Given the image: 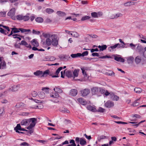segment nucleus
<instances>
[{
  "label": "nucleus",
  "mask_w": 146,
  "mask_h": 146,
  "mask_svg": "<svg viewBox=\"0 0 146 146\" xmlns=\"http://www.w3.org/2000/svg\"><path fill=\"white\" fill-rule=\"evenodd\" d=\"M57 38L58 36L57 35L53 34L51 36L52 39L51 44L55 47L57 46L58 45V39Z\"/></svg>",
  "instance_id": "f257e3e1"
},
{
  "label": "nucleus",
  "mask_w": 146,
  "mask_h": 146,
  "mask_svg": "<svg viewBox=\"0 0 146 146\" xmlns=\"http://www.w3.org/2000/svg\"><path fill=\"white\" fill-rule=\"evenodd\" d=\"M37 119L35 118H30V122L31 123L30 125L27 127V129H30L34 127L35 125Z\"/></svg>",
  "instance_id": "f03ea898"
},
{
  "label": "nucleus",
  "mask_w": 146,
  "mask_h": 146,
  "mask_svg": "<svg viewBox=\"0 0 146 146\" xmlns=\"http://www.w3.org/2000/svg\"><path fill=\"white\" fill-rule=\"evenodd\" d=\"M15 13V8H12L8 12L7 15L9 17H11V18L14 20H16L15 17L14 15Z\"/></svg>",
  "instance_id": "7ed1b4c3"
},
{
  "label": "nucleus",
  "mask_w": 146,
  "mask_h": 146,
  "mask_svg": "<svg viewBox=\"0 0 146 146\" xmlns=\"http://www.w3.org/2000/svg\"><path fill=\"white\" fill-rule=\"evenodd\" d=\"M80 92L82 96L85 97L89 94L90 92V90L89 89L85 88L81 90Z\"/></svg>",
  "instance_id": "20e7f679"
},
{
  "label": "nucleus",
  "mask_w": 146,
  "mask_h": 146,
  "mask_svg": "<svg viewBox=\"0 0 146 146\" xmlns=\"http://www.w3.org/2000/svg\"><path fill=\"white\" fill-rule=\"evenodd\" d=\"M51 36L50 34L46 35V36L48 37L45 40L46 44L48 46H50L52 43V39L51 38Z\"/></svg>",
  "instance_id": "39448f33"
},
{
  "label": "nucleus",
  "mask_w": 146,
  "mask_h": 146,
  "mask_svg": "<svg viewBox=\"0 0 146 146\" xmlns=\"http://www.w3.org/2000/svg\"><path fill=\"white\" fill-rule=\"evenodd\" d=\"M114 105V103L110 100L108 101L105 104V106L108 108H110L113 107Z\"/></svg>",
  "instance_id": "423d86ee"
},
{
  "label": "nucleus",
  "mask_w": 146,
  "mask_h": 146,
  "mask_svg": "<svg viewBox=\"0 0 146 146\" xmlns=\"http://www.w3.org/2000/svg\"><path fill=\"white\" fill-rule=\"evenodd\" d=\"M30 123V118L29 119H24L21 122V125H28Z\"/></svg>",
  "instance_id": "0eeeda50"
},
{
  "label": "nucleus",
  "mask_w": 146,
  "mask_h": 146,
  "mask_svg": "<svg viewBox=\"0 0 146 146\" xmlns=\"http://www.w3.org/2000/svg\"><path fill=\"white\" fill-rule=\"evenodd\" d=\"M19 85H14L11 88H10L9 89V90L12 92H15L17 91L19 89Z\"/></svg>",
  "instance_id": "6e6552de"
},
{
  "label": "nucleus",
  "mask_w": 146,
  "mask_h": 146,
  "mask_svg": "<svg viewBox=\"0 0 146 146\" xmlns=\"http://www.w3.org/2000/svg\"><path fill=\"white\" fill-rule=\"evenodd\" d=\"M78 91L76 89H72L71 90L69 95L73 96H75L77 95Z\"/></svg>",
  "instance_id": "1a4fd4ad"
},
{
  "label": "nucleus",
  "mask_w": 146,
  "mask_h": 146,
  "mask_svg": "<svg viewBox=\"0 0 146 146\" xmlns=\"http://www.w3.org/2000/svg\"><path fill=\"white\" fill-rule=\"evenodd\" d=\"M20 45L25 46L27 48H31L32 47L25 40H22L21 41V42L19 43Z\"/></svg>",
  "instance_id": "9d476101"
},
{
  "label": "nucleus",
  "mask_w": 146,
  "mask_h": 146,
  "mask_svg": "<svg viewBox=\"0 0 146 146\" xmlns=\"http://www.w3.org/2000/svg\"><path fill=\"white\" fill-rule=\"evenodd\" d=\"M91 92L93 95L97 94L98 92V88L97 87H94L91 88Z\"/></svg>",
  "instance_id": "9b49d317"
},
{
  "label": "nucleus",
  "mask_w": 146,
  "mask_h": 146,
  "mask_svg": "<svg viewBox=\"0 0 146 146\" xmlns=\"http://www.w3.org/2000/svg\"><path fill=\"white\" fill-rule=\"evenodd\" d=\"M25 106V104L22 102L17 103L15 105V107L18 108H23Z\"/></svg>",
  "instance_id": "f8f14e48"
},
{
  "label": "nucleus",
  "mask_w": 146,
  "mask_h": 146,
  "mask_svg": "<svg viewBox=\"0 0 146 146\" xmlns=\"http://www.w3.org/2000/svg\"><path fill=\"white\" fill-rule=\"evenodd\" d=\"M114 59L115 60L118 62H125L124 59L121 57L115 56Z\"/></svg>",
  "instance_id": "ddd939ff"
},
{
  "label": "nucleus",
  "mask_w": 146,
  "mask_h": 146,
  "mask_svg": "<svg viewBox=\"0 0 146 146\" xmlns=\"http://www.w3.org/2000/svg\"><path fill=\"white\" fill-rule=\"evenodd\" d=\"M62 68H63L62 67H60L56 71V74L55 75L52 76V77L53 78L58 77V74L59 73L60 71L62 70Z\"/></svg>",
  "instance_id": "4468645a"
},
{
  "label": "nucleus",
  "mask_w": 146,
  "mask_h": 146,
  "mask_svg": "<svg viewBox=\"0 0 146 146\" xmlns=\"http://www.w3.org/2000/svg\"><path fill=\"white\" fill-rule=\"evenodd\" d=\"M82 105H85L87 104L86 102L82 98H79L77 100Z\"/></svg>",
  "instance_id": "2eb2a0df"
},
{
  "label": "nucleus",
  "mask_w": 146,
  "mask_h": 146,
  "mask_svg": "<svg viewBox=\"0 0 146 146\" xmlns=\"http://www.w3.org/2000/svg\"><path fill=\"white\" fill-rule=\"evenodd\" d=\"M33 74L34 75L39 77H42L43 75L42 71H40L39 70H37L36 72H34Z\"/></svg>",
  "instance_id": "dca6fc26"
},
{
  "label": "nucleus",
  "mask_w": 146,
  "mask_h": 146,
  "mask_svg": "<svg viewBox=\"0 0 146 146\" xmlns=\"http://www.w3.org/2000/svg\"><path fill=\"white\" fill-rule=\"evenodd\" d=\"M21 128V126L20 124H18L17 125V126L14 128V130L16 132L18 133H23V132L19 131L18 130H20Z\"/></svg>",
  "instance_id": "f3484780"
},
{
  "label": "nucleus",
  "mask_w": 146,
  "mask_h": 146,
  "mask_svg": "<svg viewBox=\"0 0 146 146\" xmlns=\"http://www.w3.org/2000/svg\"><path fill=\"white\" fill-rule=\"evenodd\" d=\"M135 60L137 64H139L141 60V57L140 56H137L135 58Z\"/></svg>",
  "instance_id": "a211bd4d"
},
{
  "label": "nucleus",
  "mask_w": 146,
  "mask_h": 146,
  "mask_svg": "<svg viewBox=\"0 0 146 146\" xmlns=\"http://www.w3.org/2000/svg\"><path fill=\"white\" fill-rule=\"evenodd\" d=\"M32 108L35 109L38 108L39 109H42L43 108V106L42 103H40L32 107Z\"/></svg>",
  "instance_id": "6ab92c4d"
},
{
  "label": "nucleus",
  "mask_w": 146,
  "mask_h": 146,
  "mask_svg": "<svg viewBox=\"0 0 146 146\" xmlns=\"http://www.w3.org/2000/svg\"><path fill=\"white\" fill-rule=\"evenodd\" d=\"M135 2L131 1L127 2L124 4V5L125 6H129L131 5H134Z\"/></svg>",
  "instance_id": "aec40b11"
},
{
  "label": "nucleus",
  "mask_w": 146,
  "mask_h": 146,
  "mask_svg": "<svg viewBox=\"0 0 146 146\" xmlns=\"http://www.w3.org/2000/svg\"><path fill=\"white\" fill-rule=\"evenodd\" d=\"M58 57L60 60L70 58V57L69 56H67L66 55H61L58 56Z\"/></svg>",
  "instance_id": "412c9836"
},
{
  "label": "nucleus",
  "mask_w": 146,
  "mask_h": 146,
  "mask_svg": "<svg viewBox=\"0 0 146 146\" xmlns=\"http://www.w3.org/2000/svg\"><path fill=\"white\" fill-rule=\"evenodd\" d=\"M38 96L41 99H44L45 96V93L42 91L40 92V93L39 92Z\"/></svg>",
  "instance_id": "4be33fe9"
},
{
  "label": "nucleus",
  "mask_w": 146,
  "mask_h": 146,
  "mask_svg": "<svg viewBox=\"0 0 146 146\" xmlns=\"http://www.w3.org/2000/svg\"><path fill=\"white\" fill-rule=\"evenodd\" d=\"M33 45L37 47L39 45V44L36 39H34L31 41Z\"/></svg>",
  "instance_id": "5701e85b"
},
{
  "label": "nucleus",
  "mask_w": 146,
  "mask_h": 146,
  "mask_svg": "<svg viewBox=\"0 0 146 146\" xmlns=\"http://www.w3.org/2000/svg\"><path fill=\"white\" fill-rule=\"evenodd\" d=\"M100 13H97L96 12H94L91 13V15L92 17L94 18H98L99 16Z\"/></svg>",
  "instance_id": "b1692460"
},
{
  "label": "nucleus",
  "mask_w": 146,
  "mask_h": 146,
  "mask_svg": "<svg viewBox=\"0 0 146 146\" xmlns=\"http://www.w3.org/2000/svg\"><path fill=\"white\" fill-rule=\"evenodd\" d=\"M80 143L81 145H84L86 143V142L84 139L83 138H81L80 140Z\"/></svg>",
  "instance_id": "393cba45"
},
{
  "label": "nucleus",
  "mask_w": 146,
  "mask_h": 146,
  "mask_svg": "<svg viewBox=\"0 0 146 146\" xmlns=\"http://www.w3.org/2000/svg\"><path fill=\"white\" fill-rule=\"evenodd\" d=\"M134 60V58L133 56H130L127 58V61L128 63H132Z\"/></svg>",
  "instance_id": "a878e982"
},
{
  "label": "nucleus",
  "mask_w": 146,
  "mask_h": 146,
  "mask_svg": "<svg viewBox=\"0 0 146 146\" xmlns=\"http://www.w3.org/2000/svg\"><path fill=\"white\" fill-rule=\"evenodd\" d=\"M79 70L78 69H75L74 70L73 74L74 76L77 77L78 76Z\"/></svg>",
  "instance_id": "bb28decb"
},
{
  "label": "nucleus",
  "mask_w": 146,
  "mask_h": 146,
  "mask_svg": "<svg viewBox=\"0 0 146 146\" xmlns=\"http://www.w3.org/2000/svg\"><path fill=\"white\" fill-rule=\"evenodd\" d=\"M65 74L66 76L68 77H71L72 76V72L69 70L66 71L65 73Z\"/></svg>",
  "instance_id": "cd10ccee"
},
{
  "label": "nucleus",
  "mask_w": 146,
  "mask_h": 146,
  "mask_svg": "<svg viewBox=\"0 0 146 146\" xmlns=\"http://www.w3.org/2000/svg\"><path fill=\"white\" fill-rule=\"evenodd\" d=\"M117 48L115 44L114 45L111 46L108 48V49L110 52L113 51L114 49Z\"/></svg>",
  "instance_id": "c85d7f7f"
},
{
  "label": "nucleus",
  "mask_w": 146,
  "mask_h": 146,
  "mask_svg": "<svg viewBox=\"0 0 146 146\" xmlns=\"http://www.w3.org/2000/svg\"><path fill=\"white\" fill-rule=\"evenodd\" d=\"M70 34L73 36L75 37H78L79 36L78 34L75 31H72V33Z\"/></svg>",
  "instance_id": "c756f323"
},
{
  "label": "nucleus",
  "mask_w": 146,
  "mask_h": 146,
  "mask_svg": "<svg viewBox=\"0 0 146 146\" xmlns=\"http://www.w3.org/2000/svg\"><path fill=\"white\" fill-rule=\"evenodd\" d=\"M56 13L60 17L64 16L66 15V14L65 13L60 11H57Z\"/></svg>",
  "instance_id": "7c9ffc66"
},
{
  "label": "nucleus",
  "mask_w": 146,
  "mask_h": 146,
  "mask_svg": "<svg viewBox=\"0 0 146 146\" xmlns=\"http://www.w3.org/2000/svg\"><path fill=\"white\" fill-rule=\"evenodd\" d=\"M53 90L54 91H55L56 92L59 93H62L63 92L62 90L61 89L58 87H55L54 88Z\"/></svg>",
  "instance_id": "2f4dec72"
},
{
  "label": "nucleus",
  "mask_w": 146,
  "mask_h": 146,
  "mask_svg": "<svg viewBox=\"0 0 146 146\" xmlns=\"http://www.w3.org/2000/svg\"><path fill=\"white\" fill-rule=\"evenodd\" d=\"M35 20L38 23H42L43 21V19L41 17H37Z\"/></svg>",
  "instance_id": "473e14b6"
},
{
  "label": "nucleus",
  "mask_w": 146,
  "mask_h": 146,
  "mask_svg": "<svg viewBox=\"0 0 146 146\" xmlns=\"http://www.w3.org/2000/svg\"><path fill=\"white\" fill-rule=\"evenodd\" d=\"M87 109L93 112H95L96 111V109L95 108L91 106H89L87 107Z\"/></svg>",
  "instance_id": "72a5a7b5"
},
{
  "label": "nucleus",
  "mask_w": 146,
  "mask_h": 146,
  "mask_svg": "<svg viewBox=\"0 0 146 146\" xmlns=\"http://www.w3.org/2000/svg\"><path fill=\"white\" fill-rule=\"evenodd\" d=\"M19 29L22 33H24L26 32H30L31 31V30L29 29H26L22 28H19Z\"/></svg>",
  "instance_id": "f704fd0d"
},
{
  "label": "nucleus",
  "mask_w": 146,
  "mask_h": 146,
  "mask_svg": "<svg viewBox=\"0 0 146 146\" xmlns=\"http://www.w3.org/2000/svg\"><path fill=\"white\" fill-rule=\"evenodd\" d=\"M60 111L63 113H69L70 112L69 110H67L65 108H61L60 109Z\"/></svg>",
  "instance_id": "c9c22d12"
},
{
  "label": "nucleus",
  "mask_w": 146,
  "mask_h": 146,
  "mask_svg": "<svg viewBox=\"0 0 146 146\" xmlns=\"http://www.w3.org/2000/svg\"><path fill=\"white\" fill-rule=\"evenodd\" d=\"M80 53H77V54H72L70 56L73 58H75L78 57H80Z\"/></svg>",
  "instance_id": "e433bc0d"
},
{
  "label": "nucleus",
  "mask_w": 146,
  "mask_h": 146,
  "mask_svg": "<svg viewBox=\"0 0 146 146\" xmlns=\"http://www.w3.org/2000/svg\"><path fill=\"white\" fill-rule=\"evenodd\" d=\"M108 75L109 76H112L113 77L115 76V73L111 70H110L108 73Z\"/></svg>",
  "instance_id": "4c0bfd02"
},
{
  "label": "nucleus",
  "mask_w": 146,
  "mask_h": 146,
  "mask_svg": "<svg viewBox=\"0 0 146 146\" xmlns=\"http://www.w3.org/2000/svg\"><path fill=\"white\" fill-rule=\"evenodd\" d=\"M46 12L48 14H51L54 12L53 9L50 8H47L45 10Z\"/></svg>",
  "instance_id": "58836bf2"
},
{
  "label": "nucleus",
  "mask_w": 146,
  "mask_h": 146,
  "mask_svg": "<svg viewBox=\"0 0 146 146\" xmlns=\"http://www.w3.org/2000/svg\"><path fill=\"white\" fill-rule=\"evenodd\" d=\"M0 64L1 66L2 69H4L6 68V64L5 61L2 62Z\"/></svg>",
  "instance_id": "ea45409f"
},
{
  "label": "nucleus",
  "mask_w": 146,
  "mask_h": 146,
  "mask_svg": "<svg viewBox=\"0 0 146 146\" xmlns=\"http://www.w3.org/2000/svg\"><path fill=\"white\" fill-rule=\"evenodd\" d=\"M23 15H17L16 17V19H17L18 20H22Z\"/></svg>",
  "instance_id": "a19ab883"
},
{
  "label": "nucleus",
  "mask_w": 146,
  "mask_h": 146,
  "mask_svg": "<svg viewBox=\"0 0 146 146\" xmlns=\"http://www.w3.org/2000/svg\"><path fill=\"white\" fill-rule=\"evenodd\" d=\"M0 32L1 33L5 35H6L9 33V32H6L3 29L1 28L0 27Z\"/></svg>",
  "instance_id": "79ce46f5"
},
{
  "label": "nucleus",
  "mask_w": 146,
  "mask_h": 146,
  "mask_svg": "<svg viewBox=\"0 0 146 146\" xmlns=\"http://www.w3.org/2000/svg\"><path fill=\"white\" fill-rule=\"evenodd\" d=\"M91 17L88 16H86L84 17H82L81 20L82 21H84L87 20L89 19H90Z\"/></svg>",
  "instance_id": "37998d69"
},
{
  "label": "nucleus",
  "mask_w": 146,
  "mask_h": 146,
  "mask_svg": "<svg viewBox=\"0 0 146 146\" xmlns=\"http://www.w3.org/2000/svg\"><path fill=\"white\" fill-rule=\"evenodd\" d=\"M50 74V72L49 70H47L45 71L44 72H42V77H44L46 76L47 74Z\"/></svg>",
  "instance_id": "c03bdc74"
},
{
  "label": "nucleus",
  "mask_w": 146,
  "mask_h": 146,
  "mask_svg": "<svg viewBox=\"0 0 146 146\" xmlns=\"http://www.w3.org/2000/svg\"><path fill=\"white\" fill-rule=\"evenodd\" d=\"M112 100L114 101H118L119 99V97L118 96L114 95L112 96Z\"/></svg>",
  "instance_id": "a18cd8bd"
},
{
  "label": "nucleus",
  "mask_w": 146,
  "mask_h": 146,
  "mask_svg": "<svg viewBox=\"0 0 146 146\" xmlns=\"http://www.w3.org/2000/svg\"><path fill=\"white\" fill-rule=\"evenodd\" d=\"M138 100H136L134 102H133V103L131 106H138L139 104V103L137 102Z\"/></svg>",
  "instance_id": "49530a36"
},
{
  "label": "nucleus",
  "mask_w": 146,
  "mask_h": 146,
  "mask_svg": "<svg viewBox=\"0 0 146 146\" xmlns=\"http://www.w3.org/2000/svg\"><path fill=\"white\" fill-rule=\"evenodd\" d=\"M49 88L47 87H44L42 88V90L44 91L46 93H48L49 92Z\"/></svg>",
  "instance_id": "de8ad7c7"
},
{
  "label": "nucleus",
  "mask_w": 146,
  "mask_h": 146,
  "mask_svg": "<svg viewBox=\"0 0 146 146\" xmlns=\"http://www.w3.org/2000/svg\"><path fill=\"white\" fill-rule=\"evenodd\" d=\"M134 91L136 93H139L141 92V89L139 88H135L134 89Z\"/></svg>",
  "instance_id": "09e8293b"
},
{
  "label": "nucleus",
  "mask_w": 146,
  "mask_h": 146,
  "mask_svg": "<svg viewBox=\"0 0 146 146\" xmlns=\"http://www.w3.org/2000/svg\"><path fill=\"white\" fill-rule=\"evenodd\" d=\"M30 19V17L29 16L27 15L23 16L22 20L24 21H28Z\"/></svg>",
  "instance_id": "8fccbe9b"
},
{
  "label": "nucleus",
  "mask_w": 146,
  "mask_h": 146,
  "mask_svg": "<svg viewBox=\"0 0 146 146\" xmlns=\"http://www.w3.org/2000/svg\"><path fill=\"white\" fill-rule=\"evenodd\" d=\"M88 54V52L87 51H85L82 53L81 54L80 53V56H87Z\"/></svg>",
  "instance_id": "3c124183"
},
{
  "label": "nucleus",
  "mask_w": 146,
  "mask_h": 146,
  "mask_svg": "<svg viewBox=\"0 0 146 146\" xmlns=\"http://www.w3.org/2000/svg\"><path fill=\"white\" fill-rule=\"evenodd\" d=\"M100 91H101V92H102L103 93L105 92L104 94L106 96H108L110 94V93H109L108 91L107 90H106V91H105V90H104L102 89Z\"/></svg>",
  "instance_id": "603ef678"
},
{
  "label": "nucleus",
  "mask_w": 146,
  "mask_h": 146,
  "mask_svg": "<svg viewBox=\"0 0 146 146\" xmlns=\"http://www.w3.org/2000/svg\"><path fill=\"white\" fill-rule=\"evenodd\" d=\"M81 69L82 71V73L84 75V77H86L87 76V74L86 73V72L85 71V69L84 68H81Z\"/></svg>",
  "instance_id": "864d4df0"
},
{
  "label": "nucleus",
  "mask_w": 146,
  "mask_h": 146,
  "mask_svg": "<svg viewBox=\"0 0 146 146\" xmlns=\"http://www.w3.org/2000/svg\"><path fill=\"white\" fill-rule=\"evenodd\" d=\"M115 45L118 48H124L125 47V45H121L119 43H117L115 44Z\"/></svg>",
  "instance_id": "5fc2aeb1"
},
{
  "label": "nucleus",
  "mask_w": 146,
  "mask_h": 146,
  "mask_svg": "<svg viewBox=\"0 0 146 146\" xmlns=\"http://www.w3.org/2000/svg\"><path fill=\"white\" fill-rule=\"evenodd\" d=\"M105 110L101 107H99L98 110V111L103 113L105 111Z\"/></svg>",
  "instance_id": "6e6d98bb"
},
{
  "label": "nucleus",
  "mask_w": 146,
  "mask_h": 146,
  "mask_svg": "<svg viewBox=\"0 0 146 146\" xmlns=\"http://www.w3.org/2000/svg\"><path fill=\"white\" fill-rule=\"evenodd\" d=\"M106 136H104V135H102L100 136L98 138V140L100 141L101 139H106Z\"/></svg>",
  "instance_id": "4d7b16f0"
},
{
  "label": "nucleus",
  "mask_w": 146,
  "mask_h": 146,
  "mask_svg": "<svg viewBox=\"0 0 146 146\" xmlns=\"http://www.w3.org/2000/svg\"><path fill=\"white\" fill-rule=\"evenodd\" d=\"M101 48L100 49V51H103L104 50H105L107 47V46L106 45H104L102 46Z\"/></svg>",
  "instance_id": "13d9d810"
},
{
  "label": "nucleus",
  "mask_w": 146,
  "mask_h": 146,
  "mask_svg": "<svg viewBox=\"0 0 146 146\" xmlns=\"http://www.w3.org/2000/svg\"><path fill=\"white\" fill-rule=\"evenodd\" d=\"M31 95L33 97H35L37 95V93L36 91H33L32 92Z\"/></svg>",
  "instance_id": "bf43d9fd"
},
{
  "label": "nucleus",
  "mask_w": 146,
  "mask_h": 146,
  "mask_svg": "<svg viewBox=\"0 0 146 146\" xmlns=\"http://www.w3.org/2000/svg\"><path fill=\"white\" fill-rule=\"evenodd\" d=\"M13 38H18L19 39V40H21V38L19 37H18L17 36H20V35H19L18 34H14L13 35Z\"/></svg>",
  "instance_id": "052dcab7"
},
{
  "label": "nucleus",
  "mask_w": 146,
  "mask_h": 146,
  "mask_svg": "<svg viewBox=\"0 0 146 146\" xmlns=\"http://www.w3.org/2000/svg\"><path fill=\"white\" fill-rule=\"evenodd\" d=\"M132 117H136L137 118H141V116L137 114L132 115Z\"/></svg>",
  "instance_id": "680f3d73"
},
{
  "label": "nucleus",
  "mask_w": 146,
  "mask_h": 146,
  "mask_svg": "<svg viewBox=\"0 0 146 146\" xmlns=\"http://www.w3.org/2000/svg\"><path fill=\"white\" fill-rule=\"evenodd\" d=\"M21 146H29V144L28 143L26 142H24L21 143L20 144Z\"/></svg>",
  "instance_id": "e2e57ef3"
},
{
  "label": "nucleus",
  "mask_w": 146,
  "mask_h": 146,
  "mask_svg": "<svg viewBox=\"0 0 146 146\" xmlns=\"http://www.w3.org/2000/svg\"><path fill=\"white\" fill-rule=\"evenodd\" d=\"M122 16V14L120 13H117L115 14V18L118 17H121Z\"/></svg>",
  "instance_id": "0e129e2a"
},
{
  "label": "nucleus",
  "mask_w": 146,
  "mask_h": 146,
  "mask_svg": "<svg viewBox=\"0 0 146 146\" xmlns=\"http://www.w3.org/2000/svg\"><path fill=\"white\" fill-rule=\"evenodd\" d=\"M6 13L5 11L0 12V16L1 17L5 16Z\"/></svg>",
  "instance_id": "69168bd1"
},
{
  "label": "nucleus",
  "mask_w": 146,
  "mask_h": 146,
  "mask_svg": "<svg viewBox=\"0 0 146 146\" xmlns=\"http://www.w3.org/2000/svg\"><path fill=\"white\" fill-rule=\"evenodd\" d=\"M137 49L139 51H141L143 49V48L141 45H138L137 47Z\"/></svg>",
  "instance_id": "338daca9"
},
{
  "label": "nucleus",
  "mask_w": 146,
  "mask_h": 146,
  "mask_svg": "<svg viewBox=\"0 0 146 146\" xmlns=\"http://www.w3.org/2000/svg\"><path fill=\"white\" fill-rule=\"evenodd\" d=\"M143 57L146 58V47L144 48V51L143 53Z\"/></svg>",
  "instance_id": "774afa93"
}]
</instances>
